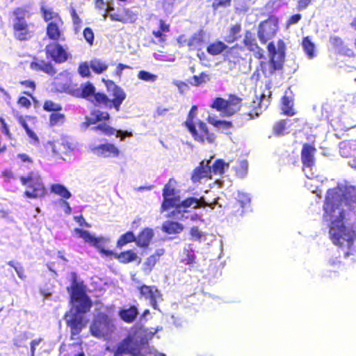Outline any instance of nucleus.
<instances>
[{"instance_id":"1","label":"nucleus","mask_w":356,"mask_h":356,"mask_svg":"<svg viewBox=\"0 0 356 356\" xmlns=\"http://www.w3.org/2000/svg\"><path fill=\"white\" fill-rule=\"evenodd\" d=\"M343 206L350 210L356 208V188L352 186L337 185L327 191L324 204L323 218L330 220L329 234L332 243L344 250L348 257L356 252V234L348 225Z\"/></svg>"},{"instance_id":"2","label":"nucleus","mask_w":356,"mask_h":356,"mask_svg":"<svg viewBox=\"0 0 356 356\" xmlns=\"http://www.w3.org/2000/svg\"><path fill=\"white\" fill-rule=\"evenodd\" d=\"M74 232L78 236L83 238L86 243L95 248L98 251L106 257H114L120 263L126 264L138 260V263H140L141 259L138 256L133 250H127L120 253H115L112 250H106L104 248V239L103 238H97L92 236L88 231L79 228H75Z\"/></svg>"},{"instance_id":"3","label":"nucleus","mask_w":356,"mask_h":356,"mask_svg":"<svg viewBox=\"0 0 356 356\" xmlns=\"http://www.w3.org/2000/svg\"><path fill=\"white\" fill-rule=\"evenodd\" d=\"M13 36L19 42L31 40L35 35L36 27L34 23L28 22L26 18L30 13L26 7H17L12 11Z\"/></svg>"},{"instance_id":"4","label":"nucleus","mask_w":356,"mask_h":356,"mask_svg":"<svg viewBox=\"0 0 356 356\" xmlns=\"http://www.w3.org/2000/svg\"><path fill=\"white\" fill-rule=\"evenodd\" d=\"M285 43L282 40L277 42V49L275 44L270 42L267 45L269 55L268 61H261L259 68L265 77L271 76L276 71L283 68L285 57Z\"/></svg>"},{"instance_id":"5","label":"nucleus","mask_w":356,"mask_h":356,"mask_svg":"<svg viewBox=\"0 0 356 356\" xmlns=\"http://www.w3.org/2000/svg\"><path fill=\"white\" fill-rule=\"evenodd\" d=\"M105 85L111 99H109L108 95L103 92H97L95 95V105L103 106L110 109L114 108L118 112L120 109L121 104L126 99L127 95L124 90L112 80L105 81Z\"/></svg>"},{"instance_id":"6","label":"nucleus","mask_w":356,"mask_h":356,"mask_svg":"<svg viewBox=\"0 0 356 356\" xmlns=\"http://www.w3.org/2000/svg\"><path fill=\"white\" fill-rule=\"evenodd\" d=\"M71 276L72 285L70 288H67V291L70 292L71 300L74 302H79V305L76 306L78 312L86 313L92 307V302L86 293L83 283L77 282L76 273H72Z\"/></svg>"},{"instance_id":"7","label":"nucleus","mask_w":356,"mask_h":356,"mask_svg":"<svg viewBox=\"0 0 356 356\" xmlns=\"http://www.w3.org/2000/svg\"><path fill=\"white\" fill-rule=\"evenodd\" d=\"M115 330L114 319L102 312L97 314L90 326V334L98 339L108 337Z\"/></svg>"},{"instance_id":"8","label":"nucleus","mask_w":356,"mask_h":356,"mask_svg":"<svg viewBox=\"0 0 356 356\" xmlns=\"http://www.w3.org/2000/svg\"><path fill=\"white\" fill-rule=\"evenodd\" d=\"M243 105V99L235 94H229L227 99L216 97L211 108L221 112L225 116L230 117L238 113Z\"/></svg>"},{"instance_id":"9","label":"nucleus","mask_w":356,"mask_h":356,"mask_svg":"<svg viewBox=\"0 0 356 356\" xmlns=\"http://www.w3.org/2000/svg\"><path fill=\"white\" fill-rule=\"evenodd\" d=\"M19 179L22 184L29 188L24 192L26 197L37 199L46 195L47 191L40 176H34L33 172H30L26 177L22 176Z\"/></svg>"},{"instance_id":"10","label":"nucleus","mask_w":356,"mask_h":356,"mask_svg":"<svg viewBox=\"0 0 356 356\" xmlns=\"http://www.w3.org/2000/svg\"><path fill=\"white\" fill-rule=\"evenodd\" d=\"M193 139L200 144H213L216 140V134L212 132L207 124L202 120L186 129Z\"/></svg>"},{"instance_id":"11","label":"nucleus","mask_w":356,"mask_h":356,"mask_svg":"<svg viewBox=\"0 0 356 356\" xmlns=\"http://www.w3.org/2000/svg\"><path fill=\"white\" fill-rule=\"evenodd\" d=\"M125 355L143 356L141 345L130 334L118 343L113 351V356H123Z\"/></svg>"},{"instance_id":"12","label":"nucleus","mask_w":356,"mask_h":356,"mask_svg":"<svg viewBox=\"0 0 356 356\" xmlns=\"http://www.w3.org/2000/svg\"><path fill=\"white\" fill-rule=\"evenodd\" d=\"M279 19L275 15H270L267 19L262 21L258 27L257 37L262 44H266L274 38L278 30Z\"/></svg>"},{"instance_id":"13","label":"nucleus","mask_w":356,"mask_h":356,"mask_svg":"<svg viewBox=\"0 0 356 356\" xmlns=\"http://www.w3.org/2000/svg\"><path fill=\"white\" fill-rule=\"evenodd\" d=\"M172 182V179H170L163 188V200L161 205V211H166L172 208H175L179 202L180 197L177 194Z\"/></svg>"},{"instance_id":"14","label":"nucleus","mask_w":356,"mask_h":356,"mask_svg":"<svg viewBox=\"0 0 356 356\" xmlns=\"http://www.w3.org/2000/svg\"><path fill=\"white\" fill-rule=\"evenodd\" d=\"M216 204V202L213 203H208L205 201V199L204 197H201L200 198L197 199L193 197H189L184 200L181 201L179 200V202L178 203V205L176 206L175 209L170 213V214L168 216V217H172L175 218L177 217V215L179 213H181V208L183 207L184 209L192 207L193 209H199L202 207H209L212 209L214 208V205Z\"/></svg>"},{"instance_id":"15","label":"nucleus","mask_w":356,"mask_h":356,"mask_svg":"<svg viewBox=\"0 0 356 356\" xmlns=\"http://www.w3.org/2000/svg\"><path fill=\"white\" fill-rule=\"evenodd\" d=\"M44 52L56 63H63L67 60L69 54L58 42H52L46 45Z\"/></svg>"},{"instance_id":"16","label":"nucleus","mask_w":356,"mask_h":356,"mask_svg":"<svg viewBox=\"0 0 356 356\" xmlns=\"http://www.w3.org/2000/svg\"><path fill=\"white\" fill-rule=\"evenodd\" d=\"M182 37H179L178 42L181 45L186 44L189 51H200L203 49L205 44V32L203 29H200L194 33L188 40L184 39L181 41Z\"/></svg>"},{"instance_id":"17","label":"nucleus","mask_w":356,"mask_h":356,"mask_svg":"<svg viewBox=\"0 0 356 356\" xmlns=\"http://www.w3.org/2000/svg\"><path fill=\"white\" fill-rule=\"evenodd\" d=\"M140 297L149 300L151 306L154 309H158V301L162 300V294L159 289L154 285L142 284L138 287Z\"/></svg>"},{"instance_id":"18","label":"nucleus","mask_w":356,"mask_h":356,"mask_svg":"<svg viewBox=\"0 0 356 356\" xmlns=\"http://www.w3.org/2000/svg\"><path fill=\"white\" fill-rule=\"evenodd\" d=\"M81 314V312L76 311V312L70 314L69 318L66 321L67 326L70 329L72 337L79 334L86 326V321H84Z\"/></svg>"},{"instance_id":"19","label":"nucleus","mask_w":356,"mask_h":356,"mask_svg":"<svg viewBox=\"0 0 356 356\" xmlns=\"http://www.w3.org/2000/svg\"><path fill=\"white\" fill-rule=\"evenodd\" d=\"M92 152L99 156L118 158L121 155L120 149L113 143H105L92 148Z\"/></svg>"},{"instance_id":"20","label":"nucleus","mask_w":356,"mask_h":356,"mask_svg":"<svg viewBox=\"0 0 356 356\" xmlns=\"http://www.w3.org/2000/svg\"><path fill=\"white\" fill-rule=\"evenodd\" d=\"M63 25V19H57V22H49L46 29V34L48 38L54 42L64 41L65 39L62 31Z\"/></svg>"},{"instance_id":"21","label":"nucleus","mask_w":356,"mask_h":356,"mask_svg":"<svg viewBox=\"0 0 356 356\" xmlns=\"http://www.w3.org/2000/svg\"><path fill=\"white\" fill-rule=\"evenodd\" d=\"M316 148L312 144L304 143L301 149V161L303 168H312L315 165Z\"/></svg>"},{"instance_id":"22","label":"nucleus","mask_w":356,"mask_h":356,"mask_svg":"<svg viewBox=\"0 0 356 356\" xmlns=\"http://www.w3.org/2000/svg\"><path fill=\"white\" fill-rule=\"evenodd\" d=\"M204 178H211L210 160L202 161L199 165L193 170L191 177L193 183H197Z\"/></svg>"},{"instance_id":"23","label":"nucleus","mask_w":356,"mask_h":356,"mask_svg":"<svg viewBox=\"0 0 356 356\" xmlns=\"http://www.w3.org/2000/svg\"><path fill=\"white\" fill-rule=\"evenodd\" d=\"M70 93L75 97L86 99H89V98L92 96L94 97L93 103L95 104V95L97 92H95V87L93 84L88 81L82 83L79 88L71 89Z\"/></svg>"},{"instance_id":"24","label":"nucleus","mask_w":356,"mask_h":356,"mask_svg":"<svg viewBox=\"0 0 356 356\" xmlns=\"http://www.w3.org/2000/svg\"><path fill=\"white\" fill-rule=\"evenodd\" d=\"M246 56L245 48L238 44L228 47L225 54V58L234 64L239 63L241 60H245Z\"/></svg>"},{"instance_id":"25","label":"nucleus","mask_w":356,"mask_h":356,"mask_svg":"<svg viewBox=\"0 0 356 356\" xmlns=\"http://www.w3.org/2000/svg\"><path fill=\"white\" fill-rule=\"evenodd\" d=\"M299 118L293 120L280 119L275 122L272 127V134L277 137L283 136L290 133V127L293 124V122H297Z\"/></svg>"},{"instance_id":"26","label":"nucleus","mask_w":356,"mask_h":356,"mask_svg":"<svg viewBox=\"0 0 356 356\" xmlns=\"http://www.w3.org/2000/svg\"><path fill=\"white\" fill-rule=\"evenodd\" d=\"M243 43L250 51L255 54L256 58L261 59L264 57L263 49L259 47L254 36L250 31L245 32Z\"/></svg>"},{"instance_id":"27","label":"nucleus","mask_w":356,"mask_h":356,"mask_svg":"<svg viewBox=\"0 0 356 356\" xmlns=\"http://www.w3.org/2000/svg\"><path fill=\"white\" fill-rule=\"evenodd\" d=\"M30 68L34 71H40L50 76H54L57 73V70L50 61L44 60H39L34 58L33 60L30 63Z\"/></svg>"},{"instance_id":"28","label":"nucleus","mask_w":356,"mask_h":356,"mask_svg":"<svg viewBox=\"0 0 356 356\" xmlns=\"http://www.w3.org/2000/svg\"><path fill=\"white\" fill-rule=\"evenodd\" d=\"M154 236L153 229L145 227L136 236V244L140 248H147Z\"/></svg>"},{"instance_id":"29","label":"nucleus","mask_w":356,"mask_h":356,"mask_svg":"<svg viewBox=\"0 0 356 356\" xmlns=\"http://www.w3.org/2000/svg\"><path fill=\"white\" fill-rule=\"evenodd\" d=\"M109 17L113 21L122 23H132L136 20V15L129 9L118 10L116 13H111Z\"/></svg>"},{"instance_id":"30","label":"nucleus","mask_w":356,"mask_h":356,"mask_svg":"<svg viewBox=\"0 0 356 356\" xmlns=\"http://www.w3.org/2000/svg\"><path fill=\"white\" fill-rule=\"evenodd\" d=\"M164 248L156 249L154 254L148 257L143 264V270L146 274H149L155 267L160 258L165 254Z\"/></svg>"},{"instance_id":"31","label":"nucleus","mask_w":356,"mask_h":356,"mask_svg":"<svg viewBox=\"0 0 356 356\" xmlns=\"http://www.w3.org/2000/svg\"><path fill=\"white\" fill-rule=\"evenodd\" d=\"M170 25L162 19L159 21V29L154 30L152 35L157 39V42L160 44L165 43L168 37V33L170 32Z\"/></svg>"},{"instance_id":"32","label":"nucleus","mask_w":356,"mask_h":356,"mask_svg":"<svg viewBox=\"0 0 356 356\" xmlns=\"http://www.w3.org/2000/svg\"><path fill=\"white\" fill-rule=\"evenodd\" d=\"M118 315L124 322L131 323L136 319L138 315V310L136 306L131 305L129 308L120 309Z\"/></svg>"},{"instance_id":"33","label":"nucleus","mask_w":356,"mask_h":356,"mask_svg":"<svg viewBox=\"0 0 356 356\" xmlns=\"http://www.w3.org/2000/svg\"><path fill=\"white\" fill-rule=\"evenodd\" d=\"M161 229L168 234H177L184 230V225L176 221L167 220L163 223Z\"/></svg>"},{"instance_id":"34","label":"nucleus","mask_w":356,"mask_h":356,"mask_svg":"<svg viewBox=\"0 0 356 356\" xmlns=\"http://www.w3.org/2000/svg\"><path fill=\"white\" fill-rule=\"evenodd\" d=\"M281 110L282 114L287 116H293L296 111L293 108V99L287 95H284L281 100Z\"/></svg>"},{"instance_id":"35","label":"nucleus","mask_w":356,"mask_h":356,"mask_svg":"<svg viewBox=\"0 0 356 356\" xmlns=\"http://www.w3.org/2000/svg\"><path fill=\"white\" fill-rule=\"evenodd\" d=\"M227 48L228 47L225 42L220 40H216L207 45V51L211 56H217L226 51Z\"/></svg>"},{"instance_id":"36","label":"nucleus","mask_w":356,"mask_h":356,"mask_svg":"<svg viewBox=\"0 0 356 356\" xmlns=\"http://www.w3.org/2000/svg\"><path fill=\"white\" fill-rule=\"evenodd\" d=\"M50 144L53 152L56 155L66 154L70 149L68 143L64 140H57L51 142Z\"/></svg>"},{"instance_id":"37","label":"nucleus","mask_w":356,"mask_h":356,"mask_svg":"<svg viewBox=\"0 0 356 356\" xmlns=\"http://www.w3.org/2000/svg\"><path fill=\"white\" fill-rule=\"evenodd\" d=\"M249 202V199H246L245 200L236 199L229 207L230 213L233 216H242L244 213L245 205Z\"/></svg>"},{"instance_id":"38","label":"nucleus","mask_w":356,"mask_h":356,"mask_svg":"<svg viewBox=\"0 0 356 356\" xmlns=\"http://www.w3.org/2000/svg\"><path fill=\"white\" fill-rule=\"evenodd\" d=\"M241 31V25L236 23L230 26L229 33L224 38V40L227 43H233L239 38V33Z\"/></svg>"},{"instance_id":"39","label":"nucleus","mask_w":356,"mask_h":356,"mask_svg":"<svg viewBox=\"0 0 356 356\" xmlns=\"http://www.w3.org/2000/svg\"><path fill=\"white\" fill-rule=\"evenodd\" d=\"M334 109L329 104H325L321 108V120L331 123L334 119Z\"/></svg>"},{"instance_id":"40","label":"nucleus","mask_w":356,"mask_h":356,"mask_svg":"<svg viewBox=\"0 0 356 356\" xmlns=\"http://www.w3.org/2000/svg\"><path fill=\"white\" fill-rule=\"evenodd\" d=\"M229 166V163L225 162L222 159H216L214 163L211 165V175H222L225 172V169L228 168Z\"/></svg>"},{"instance_id":"41","label":"nucleus","mask_w":356,"mask_h":356,"mask_svg":"<svg viewBox=\"0 0 356 356\" xmlns=\"http://www.w3.org/2000/svg\"><path fill=\"white\" fill-rule=\"evenodd\" d=\"M50 191L52 193L62 197L64 199H69L71 197V193L67 188L60 184H54L50 187Z\"/></svg>"},{"instance_id":"42","label":"nucleus","mask_w":356,"mask_h":356,"mask_svg":"<svg viewBox=\"0 0 356 356\" xmlns=\"http://www.w3.org/2000/svg\"><path fill=\"white\" fill-rule=\"evenodd\" d=\"M136 236L131 231H127L124 234H122L117 241L116 245L118 248H122L127 243L132 242L136 243Z\"/></svg>"},{"instance_id":"43","label":"nucleus","mask_w":356,"mask_h":356,"mask_svg":"<svg viewBox=\"0 0 356 356\" xmlns=\"http://www.w3.org/2000/svg\"><path fill=\"white\" fill-rule=\"evenodd\" d=\"M92 129L95 131H99L100 134L107 136H111L115 134L116 129L107 123H99L93 127Z\"/></svg>"},{"instance_id":"44","label":"nucleus","mask_w":356,"mask_h":356,"mask_svg":"<svg viewBox=\"0 0 356 356\" xmlns=\"http://www.w3.org/2000/svg\"><path fill=\"white\" fill-rule=\"evenodd\" d=\"M65 115L59 111L53 112L49 115V124L50 127L59 126L65 122Z\"/></svg>"},{"instance_id":"45","label":"nucleus","mask_w":356,"mask_h":356,"mask_svg":"<svg viewBox=\"0 0 356 356\" xmlns=\"http://www.w3.org/2000/svg\"><path fill=\"white\" fill-rule=\"evenodd\" d=\"M90 66L95 74H99L107 70L108 65L100 59L94 58L90 61Z\"/></svg>"},{"instance_id":"46","label":"nucleus","mask_w":356,"mask_h":356,"mask_svg":"<svg viewBox=\"0 0 356 356\" xmlns=\"http://www.w3.org/2000/svg\"><path fill=\"white\" fill-rule=\"evenodd\" d=\"M302 46L309 58H312L315 56V45L309 36L302 38Z\"/></svg>"},{"instance_id":"47","label":"nucleus","mask_w":356,"mask_h":356,"mask_svg":"<svg viewBox=\"0 0 356 356\" xmlns=\"http://www.w3.org/2000/svg\"><path fill=\"white\" fill-rule=\"evenodd\" d=\"M19 83L28 89V90L24 91L23 93L29 97L32 100H35V97L33 95V93L36 89L35 81L33 80H23L20 81Z\"/></svg>"},{"instance_id":"48","label":"nucleus","mask_w":356,"mask_h":356,"mask_svg":"<svg viewBox=\"0 0 356 356\" xmlns=\"http://www.w3.org/2000/svg\"><path fill=\"white\" fill-rule=\"evenodd\" d=\"M17 121L19 123V124L24 129L28 136L34 142L38 143L39 138L37 134L29 128L24 118L22 115H19L17 117Z\"/></svg>"},{"instance_id":"49","label":"nucleus","mask_w":356,"mask_h":356,"mask_svg":"<svg viewBox=\"0 0 356 356\" xmlns=\"http://www.w3.org/2000/svg\"><path fill=\"white\" fill-rule=\"evenodd\" d=\"M209 122L213 127L222 130H227L232 128L233 124L231 121L224 120L208 119Z\"/></svg>"},{"instance_id":"50","label":"nucleus","mask_w":356,"mask_h":356,"mask_svg":"<svg viewBox=\"0 0 356 356\" xmlns=\"http://www.w3.org/2000/svg\"><path fill=\"white\" fill-rule=\"evenodd\" d=\"M197 106L193 105L188 113L187 118L184 122V126L187 129L194 124H195L194 120L197 117Z\"/></svg>"},{"instance_id":"51","label":"nucleus","mask_w":356,"mask_h":356,"mask_svg":"<svg viewBox=\"0 0 356 356\" xmlns=\"http://www.w3.org/2000/svg\"><path fill=\"white\" fill-rule=\"evenodd\" d=\"M248 164L245 160L240 161L238 165L234 167L236 175L239 178L244 177L248 173Z\"/></svg>"},{"instance_id":"52","label":"nucleus","mask_w":356,"mask_h":356,"mask_svg":"<svg viewBox=\"0 0 356 356\" xmlns=\"http://www.w3.org/2000/svg\"><path fill=\"white\" fill-rule=\"evenodd\" d=\"M184 254L185 255V258H184L181 261L186 265H193L195 263L196 257L194 253V250L191 248H185L184 250Z\"/></svg>"},{"instance_id":"53","label":"nucleus","mask_w":356,"mask_h":356,"mask_svg":"<svg viewBox=\"0 0 356 356\" xmlns=\"http://www.w3.org/2000/svg\"><path fill=\"white\" fill-rule=\"evenodd\" d=\"M42 14H43L44 20L46 22H57V19L58 20L62 19L60 16L57 13H54L50 10H47L44 8H42Z\"/></svg>"},{"instance_id":"54","label":"nucleus","mask_w":356,"mask_h":356,"mask_svg":"<svg viewBox=\"0 0 356 356\" xmlns=\"http://www.w3.org/2000/svg\"><path fill=\"white\" fill-rule=\"evenodd\" d=\"M192 79L193 81H191V84L195 86H199L208 81L209 80V76L206 72H201L199 75L193 76Z\"/></svg>"},{"instance_id":"55","label":"nucleus","mask_w":356,"mask_h":356,"mask_svg":"<svg viewBox=\"0 0 356 356\" xmlns=\"http://www.w3.org/2000/svg\"><path fill=\"white\" fill-rule=\"evenodd\" d=\"M7 264L15 269L19 278L21 280L26 279V276L25 275L24 268L20 263L9 261Z\"/></svg>"},{"instance_id":"56","label":"nucleus","mask_w":356,"mask_h":356,"mask_svg":"<svg viewBox=\"0 0 356 356\" xmlns=\"http://www.w3.org/2000/svg\"><path fill=\"white\" fill-rule=\"evenodd\" d=\"M43 109L48 112L60 111L62 106L60 104L55 103L51 100H46L43 104Z\"/></svg>"},{"instance_id":"57","label":"nucleus","mask_w":356,"mask_h":356,"mask_svg":"<svg viewBox=\"0 0 356 356\" xmlns=\"http://www.w3.org/2000/svg\"><path fill=\"white\" fill-rule=\"evenodd\" d=\"M329 264L330 268L327 270V277L330 278L332 277V274H334V275H336V273L339 274V271L342 270L343 268V266L341 265V262L339 261H330Z\"/></svg>"},{"instance_id":"58","label":"nucleus","mask_w":356,"mask_h":356,"mask_svg":"<svg viewBox=\"0 0 356 356\" xmlns=\"http://www.w3.org/2000/svg\"><path fill=\"white\" fill-rule=\"evenodd\" d=\"M138 77L140 80L149 82H154L158 78L156 74H152L145 70L139 71Z\"/></svg>"},{"instance_id":"59","label":"nucleus","mask_w":356,"mask_h":356,"mask_svg":"<svg viewBox=\"0 0 356 356\" xmlns=\"http://www.w3.org/2000/svg\"><path fill=\"white\" fill-rule=\"evenodd\" d=\"M90 68V63L88 64L87 62L81 63L79 64L78 72L81 77H89L91 75Z\"/></svg>"},{"instance_id":"60","label":"nucleus","mask_w":356,"mask_h":356,"mask_svg":"<svg viewBox=\"0 0 356 356\" xmlns=\"http://www.w3.org/2000/svg\"><path fill=\"white\" fill-rule=\"evenodd\" d=\"M92 115L94 116L93 122H101L102 120H108L110 119V115L108 112L95 111L92 113Z\"/></svg>"},{"instance_id":"61","label":"nucleus","mask_w":356,"mask_h":356,"mask_svg":"<svg viewBox=\"0 0 356 356\" xmlns=\"http://www.w3.org/2000/svg\"><path fill=\"white\" fill-rule=\"evenodd\" d=\"M83 35L86 42L92 45L94 42V33L91 28L86 27L83 29Z\"/></svg>"},{"instance_id":"62","label":"nucleus","mask_w":356,"mask_h":356,"mask_svg":"<svg viewBox=\"0 0 356 356\" xmlns=\"http://www.w3.org/2000/svg\"><path fill=\"white\" fill-rule=\"evenodd\" d=\"M232 0H213L212 3V8L217 10L219 8H226L230 6Z\"/></svg>"},{"instance_id":"63","label":"nucleus","mask_w":356,"mask_h":356,"mask_svg":"<svg viewBox=\"0 0 356 356\" xmlns=\"http://www.w3.org/2000/svg\"><path fill=\"white\" fill-rule=\"evenodd\" d=\"M0 123L1 124V131L2 134H3L8 139L12 140L13 139V134H11L10 129L6 124L5 120L0 117Z\"/></svg>"},{"instance_id":"64","label":"nucleus","mask_w":356,"mask_h":356,"mask_svg":"<svg viewBox=\"0 0 356 356\" xmlns=\"http://www.w3.org/2000/svg\"><path fill=\"white\" fill-rule=\"evenodd\" d=\"M17 103L20 107H23L26 109H29L31 106V100L28 97L24 96H20L17 99Z\"/></svg>"}]
</instances>
